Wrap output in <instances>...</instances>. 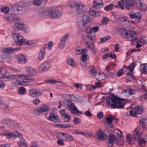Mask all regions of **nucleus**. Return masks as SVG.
Wrapping results in <instances>:
<instances>
[{
  "label": "nucleus",
  "instance_id": "1",
  "mask_svg": "<svg viewBox=\"0 0 147 147\" xmlns=\"http://www.w3.org/2000/svg\"><path fill=\"white\" fill-rule=\"evenodd\" d=\"M106 102L108 106L111 108H123L124 103L122 99L110 95L106 100Z\"/></svg>",
  "mask_w": 147,
  "mask_h": 147
},
{
  "label": "nucleus",
  "instance_id": "2",
  "mask_svg": "<svg viewBox=\"0 0 147 147\" xmlns=\"http://www.w3.org/2000/svg\"><path fill=\"white\" fill-rule=\"evenodd\" d=\"M47 16L52 19H58L60 18L62 13L54 7L47 8Z\"/></svg>",
  "mask_w": 147,
  "mask_h": 147
},
{
  "label": "nucleus",
  "instance_id": "3",
  "mask_svg": "<svg viewBox=\"0 0 147 147\" xmlns=\"http://www.w3.org/2000/svg\"><path fill=\"white\" fill-rule=\"evenodd\" d=\"M64 106L68 109L70 112L72 113L80 115L82 114L81 112L77 110V108L74 104L69 100H66L64 101Z\"/></svg>",
  "mask_w": 147,
  "mask_h": 147
},
{
  "label": "nucleus",
  "instance_id": "4",
  "mask_svg": "<svg viewBox=\"0 0 147 147\" xmlns=\"http://www.w3.org/2000/svg\"><path fill=\"white\" fill-rule=\"evenodd\" d=\"M142 134L139 129L137 128L133 132V139L132 138L131 135H127L126 137V141L129 144H132L134 142V140L139 139Z\"/></svg>",
  "mask_w": 147,
  "mask_h": 147
},
{
  "label": "nucleus",
  "instance_id": "5",
  "mask_svg": "<svg viewBox=\"0 0 147 147\" xmlns=\"http://www.w3.org/2000/svg\"><path fill=\"white\" fill-rule=\"evenodd\" d=\"M12 36L15 42L20 45H23L26 44V40L21 35L15 30L12 32Z\"/></svg>",
  "mask_w": 147,
  "mask_h": 147
},
{
  "label": "nucleus",
  "instance_id": "6",
  "mask_svg": "<svg viewBox=\"0 0 147 147\" xmlns=\"http://www.w3.org/2000/svg\"><path fill=\"white\" fill-rule=\"evenodd\" d=\"M34 79V78H25L24 79L14 80L9 85V89L10 90L14 89L17 88L19 86L23 84L24 83L26 82L28 80H33Z\"/></svg>",
  "mask_w": 147,
  "mask_h": 147
},
{
  "label": "nucleus",
  "instance_id": "7",
  "mask_svg": "<svg viewBox=\"0 0 147 147\" xmlns=\"http://www.w3.org/2000/svg\"><path fill=\"white\" fill-rule=\"evenodd\" d=\"M119 7L122 9H124V5L127 9L130 10L134 5V2L133 0H120L118 2Z\"/></svg>",
  "mask_w": 147,
  "mask_h": 147
},
{
  "label": "nucleus",
  "instance_id": "8",
  "mask_svg": "<svg viewBox=\"0 0 147 147\" xmlns=\"http://www.w3.org/2000/svg\"><path fill=\"white\" fill-rule=\"evenodd\" d=\"M113 120L114 118L111 115L104 119L105 126L106 128L111 133L114 132V128L112 123V121Z\"/></svg>",
  "mask_w": 147,
  "mask_h": 147
},
{
  "label": "nucleus",
  "instance_id": "9",
  "mask_svg": "<svg viewBox=\"0 0 147 147\" xmlns=\"http://www.w3.org/2000/svg\"><path fill=\"white\" fill-rule=\"evenodd\" d=\"M135 66V63L132 62L128 67H126L127 71H130L131 74L128 73L126 76V79L129 81H131L133 79V77L132 76L131 74L134 69Z\"/></svg>",
  "mask_w": 147,
  "mask_h": 147
},
{
  "label": "nucleus",
  "instance_id": "10",
  "mask_svg": "<svg viewBox=\"0 0 147 147\" xmlns=\"http://www.w3.org/2000/svg\"><path fill=\"white\" fill-rule=\"evenodd\" d=\"M31 5V2L30 1H22L20 6L17 7L16 10L20 13H23L26 11L25 7Z\"/></svg>",
  "mask_w": 147,
  "mask_h": 147
},
{
  "label": "nucleus",
  "instance_id": "11",
  "mask_svg": "<svg viewBox=\"0 0 147 147\" xmlns=\"http://www.w3.org/2000/svg\"><path fill=\"white\" fill-rule=\"evenodd\" d=\"M14 23L15 29L18 30H23L25 27L23 21L20 18L16 19V21Z\"/></svg>",
  "mask_w": 147,
  "mask_h": 147
},
{
  "label": "nucleus",
  "instance_id": "12",
  "mask_svg": "<svg viewBox=\"0 0 147 147\" xmlns=\"http://www.w3.org/2000/svg\"><path fill=\"white\" fill-rule=\"evenodd\" d=\"M29 95L32 97H37L41 96L42 92L38 90L33 88L29 90Z\"/></svg>",
  "mask_w": 147,
  "mask_h": 147
},
{
  "label": "nucleus",
  "instance_id": "13",
  "mask_svg": "<svg viewBox=\"0 0 147 147\" xmlns=\"http://www.w3.org/2000/svg\"><path fill=\"white\" fill-rule=\"evenodd\" d=\"M127 20H128V18L125 17H122L116 19L115 22L118 24L122 26H125L126 25Z\"/></svg>",
  "mask_w": 147,
  "mask_h": 147
},
{
  "label": "nucleus",
  "instance_id": "14",
  "mask_svg": "<svg viewBox=\"0 0 147 147\" xmlns=\"http://www.w3.org/2000/svg\"><path fill=\"white\" fill-rule=\"evenodd\" d=\"M31 78L30 76H19L17 74L10 75V79L13 80H19L23 79L25 78Z\"/></svg>",
  "mask_w": 147,
  "mask_h": 147
},
{
  "label": "nucleus",
  "instance_id": "15",
  "mask_svg": "<svg viewBox=\"0 0 147 147\" xmlns=\"http://www.w3.org/2000/svg\"><path fill=\"white\" fill-rule=\"evenodd\" d=\"M47 119L49 121H51L54 123H57L59 119L54 113L51 112L47 117Z\"/></svg>",
  "mask_w": 147,
  "mask_h": 147
},
{
  "label": "nucleus",
  "instance_id": "16",
  "mask_svg": "<svg viewBox=\"0 0 147 147\" xmlns=\"http://www.w3.org/2000/svg\"><path fill=\"white\" fill-rule=\"evenodd\" d=\"M137 38V34L135 32L129 30V34L127 39H128L132 41L136 40Z\"/></svg>",
  "mask_w": 147,
  "mask_h": 147
},
{
  "label": "nucleus",
  "instance_id": "17",
  "mask_svg": "<svg viewBox=\"0 0 147 147\" xmlns=\"http://www.w3.org/2000/svg\"><path fill=\"white\" fill-rule=\"evenodd\" d=\"M19 17L15 16L13 13L9 14L5 17V19L6 21L9 22H13L16 21V19H18Z\"/></svg>",
  "mask_w": 147,
  "mask_h": 147
},
{
  "label": "nucleus",
  "instance_id": "18",
  "mask_svg": "<svg viewBox=\"0 0 147 147\" xmlns=\"http://www.w3.org/2000/svg\"><path fill=\"white\" fill-rule=\"evenodd\" d=\"M88 13L90 16L93 17L98 18L100 15V13L98 11H96L92 8L89 9Z\"/></svg>",
  "mask_w": 147,
  "mask_h": 147
},
{
  "label": "nucleus",
  "instance_id": "19",
  "mask_svg": "<svg viewBox=\"0 0 147 147\" xmlns=\"http://www.w3.org/2000/svg\"><path fill=\"white\" fill-rule=\"evenodd\" d=\"M83 40L86 46L90 48L91 49H93L94 48V43L92 41L89 42V38L88 37H86L85 38H84Z\"/></svg>",
  "mask_w": 147,
  "mask_h": 147
},
{
  "label": "nucleus",
  "instance_id": "20",
  "mask_svg": "<svg viewBox=\"0 0 147 147\" xmlns=\"http://www.w3.org/2000/svg\"><path fill=\"white\" fill-rule=\"evenodd\" d=\"M88 58L89 57L86 54H83V55L81 56L80 65L82 66H85L86 64V62Z\"/></svg>",
  "mask_w": 147,
  "mask_h": 147
},
{
  "label": "nucleus",
  "instance_id": "21",
  "mask_svg": "<svg viewBox=\"0 0 147 147\" xmlns=\"http://www.w3.org/2000/svg\"><path fill=\"white\" fill-rule=\"evenodd\" d=\"M129 30L125 29H121L119 31V34L125 38L127 39Z\"/></svg>",
  "mask_w": 147,
  "mask_h": 147
},
{
  "label": "nucleus",
  "instance_id": "22",
  "mask_svg": "<svg viewBox=\"0 0 147 147\" xmlns=\"http://www.w3.org/2000/svg\"><path fill=\"white\" fill-rule=\"evenodd\" d=\"M27 59L23 54L20 55L18 57L17 63L18 64H25L26 63Z\"/></svg>",
  "mask_w": 147,
  "mask_h": 147
},
{
  "label": "nucleus",
  "instance_id": "23",
  "mask_svg": "<svg viewBox=\"0 0 147 147\" xmlns=\"http://www.w3.org/2000/svg\"><path fill=\"white\" fill-rule=\"evenodd\" d=\"M45 47H43L41 49L40 52H39L38 56V60L41 61L42 60L45 55Z\"/></svg>",
  "mask_w": 147,
  "mask_h": 147
},
{
  "label": "nucleus",
  "instance_id": "24",
  "mask_svg": "<svg viewBox=\"0 0 147 147\" xmlns=\"http://www.w3.org/2000/svg\"><path fill=\"white\" fill-rule=\"evenodd\" d=\"M97 133L98 138L100 140H105L107 139V136L102 131H98Z\"/></svg>",
  "mask_w": 147,
  "mask_h": 147
},
{
  "label": "nucleus",
  "instance_id": "25",
  "mask_svg": "<svg viewBox=\"0 0 147 147\" xmlns=\"http://www.w3.org/2000/svg\"><path fill=\"white\" fill-rule=\"evenodd\" d=\"M132 108L133 110H135L138 114H141L143 113L144 109L141 106L136 105V107H134V105H133L132 106Z\"/></svg>",
  "mask_w": 147,
  "mask_h": 147
},
{
  "label": "nucleus",
  "instance_id": "26",
  "mask_svg": "<svg viewBox=\"0 0 147 147\" xmlns=\"http://www.w3.org/2000/svg\"><path fill=\"white\" fill-rule=\"evenodd\" d=\"M3 134L8 139L14 138L17 137V135L12 133H9L6 131H3Z\"/></svg>",
  "mask_w": 147,
  "mask_h": 147
},
{
  "label": "nucleus",
  "instance_id": "27",
  "mask_svg": "<svg viewBox=\"0 0 147 147\" xmlns=\"http://www.w3.org/2000/svg\"><path fill=\"white\" fill-rule=\"evenodd\" d=\"M140 125L143 128H145L147 123V119L145 117H142L140 119Z\"/></svg>",
  "mask_w": 147,
  "mask_h": 147
},
{
  "label": "nucleus",
  "instance_id": "28",
  "mask_svg": "<svg viewBox=\"0 0 147 147\" xmlns=\"http://www.w3.org/2000/svg\"><path fill=\"white\" fill-rule=\"evenodd\" d=\"M59 136L61 137L62 138H64L65 136L67 137V140L69 141H72L74 139L73 137L68 134L63 133H61L59 134Z\"/></svg>",
  "mask_w": 147,
  "mask_h": 147
},
{
  "label": "nucleus",
  "instance_id": "29",
  "mask_svg": "<svg viewBox=\"0 0 147 147\" xmlns=\"http://www.w3.org/2000/svg\"><path fill=\"white\" fill-rule=\"evenodd\" d=\"M51 67L50 63L49 61H45L41 65L40 68L42 70H45L49 69Z\"/></svg>",
  "mask_w": 147,
  "mask_h": 147
},
{
  "label": "nucleus",
  "instance_id": "30",
  "mask_svg": "<svg viewBox=\"0 0 147 147\" xmlns=\"http://www.w3.org/2000/svg\"><path fill=\"white\" fill-rule=\"evenodd\" d=\"M47 8H43L38 12V15L40 17L47 16Z\"/></svg>",
  "mask_w": 147,
  "mask_h": 147
},
{
  "label": "nucleus",
  "instance_id": "31",
  "mask_svg": "<svg viewBox=\"0 0 147 147\" xmlns=\"http://www.w3.org/2000/svg\"><path fill=\"white\" fill-rule=\"evenodd\" d=\"M102 4L103 1L102 0H94L93 5V7L96 9L99 8V6Z\"/></svg>",
  "mask_w": 147,
  "mask_h": 147
},
{
  "label": "nucleus",
  "instance_id": "32",
  "mask_svg": "<svg viewBox=\"0 0 147 147\" xmlns=\"http://www.w3.org/2000/svg\"><path fill=\"white\" fill-rule=\"evenodd\" d=\"M134 22L128 18V20H127V21L126 22V25L125 26H126L127 28H131L133 27L134 26Z\"/></svg>",
  "mask_w": 147,
  "mask_h": 147
},
{
  "label": "nucleus",
  "instance_id": "33",
  "mask_svg": "<svg viewBox=\"0 0 147 147\" xmlns=\"http://www.w3.org/2000/svg\"><path fill=\"white\" fill-rule=\"evenodd\" d=\"M105 77V74L103 73H97L95 78L97 80L100 81L103 80Z\"/></svg>",
  "mask_w": 147,
  "mask_h": 147
},
{
  "label": "nucleus",
  "instance_id": "34",
  "mask_svg": "<svg viewBox=\"0 0 147 147\" xmlns=\"http://www.w3.org/2000/svg\"><path fill=\"white\" fill-rule=\"evenodd\" d=\"M26 73L28 74L34 75L36 74V70L34 68L29 67H26Z\"/></svg>",
  "mask_w": 147,
  "mask_h": 147
},
{
  "label": "nucleus",
  "instance_id": "35",
  "mask_svg": "<svg viewBox=\"0 0 147 147\" xmlns=\"http://www.w3.org/2000/svg\"><path fill=\"white\" fill-rule=\"evenodd\" d=\"M13 9V8L12 6H10L9 7L7 6L3 7L1 9V11L4 13H8L10 9H11V11H13L12 9ZM13 11H14V9H13Z\"/></svg>",
  "mask_w": 147,
  "mask_h": 147
},
{
  "label": "nucleus",
  "instance_id": "36",
  "mask_svg": "<svg viewBox=\"0 0 147 147\" xmlns=\"http://www.w3.org/2000/svg\"><path fill=\"white\" fill-rule=\"evenodd\" d=\"M76 11L77 12H79L82 11L83 9L84 5L81 3H77L76 5Z\"/></svg>",
  "mask_w": 147,
  "mask_h": 147
},
{
  "label": "nucleus",
  "instance_id": "37",
  "mask_svg": "<svg viewBox=\"0 0 147 147\" xmlns=\"http://www.w3.org/2000/svg\"><path fill=\"white\" fill-rule=\"evenodd\" d=\"M89 17L87 15L84 16L82 18V19L83 23V25L85 26V25L88 24L89 22Z\"/></svg>",
  "mask_w": 147,
  "mask_h": 147
},
{
  "label": "nucleus",
  "instance_id": "38",
  "mask_svg": "<svg viewBox=\"0 0 147 147\" xmlns=\"http://www.w3.org/2000/svg\"><path fill=\"white\" fill-rule=\"evenodd\" d=\"M86 51L85 49H82L79 47H76L75 49L76 53L77 55H80L84 53Z\"/></svg>",
  "mask_w": 147,
  "mask_h": 147
},
{
  "label": "nucleus",
  "instance_id": "39",
  "mask_svg": "<svg viewBox=\"0 0 147 147\" xmlns=\"http://www.w3.org/2000/svg\"><path fill=\"white\" fill-rule=\"evenodd\" d=\"M135 2L138 7L141 10H144L145 8H144L143 5L142 4V3L140 0H135Z\"/></svg>",
  "mask_w": 147,
  "mask_h": 147
},
{
  "label": "nucleus",
  "instance_id": "40",
  "mask_svg": "<svg viewBox=\"0 0 147 147\" xmlns=\"http://www.w3.org/2000/svg\"><path fill=\"white\" fill-rule=\"evenodd\" d=\"M39 109L42 113L48 111L49 109V108L48 106L46 105H44L42 106Z\"/></svg>",
  "mask_w": 147,
  "mask_h": 147
},
{
  "label": "nucleus",
  "instance_id": "41",
  "mask_svg": "<svg viewBox=\"0 0 147 147\" xmlns=\"http://www.w3.org/2000/svg\"><path fill=\"white\" fill-rule=\"evenodd\" d=\"M13 50L12 48L10 47L4 48L3 49V51L5 54H8L12 52Z\"/></svg>",
  "mask_w": 147,
  "mask_h": 147
},
{
  "label": "nucleus",
  "instance_id": "42",
  "mask_svg": "<svg viewBox=\"0 0 147 147\" xmlns=\"http://www.w3.org/2000/svg\"><path fill=\"white\" fill-rule=\"evenodd\" d=\"M88 35L89 39L90 38L92 40H94L95 38V33L94 32H92L88 30Z\"/></svg>",
  "mask_w": 147,
  "mask_h": 147
},
{
  "label": "nucleus",
  "instance_id": "43",
  "mask_svg": "<svg viewBox=\"0 0 147 147\" xmlns=\"http://www.w3.org/2000/svg\"><path fill=\"white\" fill-rule=\"evenodd\" d=\"M139 100L140 101L142 102H145L147 101V94H146V93H145V94L140 96L139 98Z\"/></svg>",
  "mask_w": 147,
  "mask_h": 147
},
{
  "label": "nucleus",
  "instance_id": "44",
  "mask_svg": "<svg viewBox=\"0 0 147 147\" xmlns=\"http://www.w3.org/2000/svg\"><path fill=\"white\" fill-rule=\"evenodd\" d=\"M67 63L68 65L72 67L74 66L75 64V61L71 58L68 59L67 61Z\"/></svg>",
  "mask_w": 147,
  "mask_h": 147
},
{
  "label": "nucleus",
  "instance_id": "45",
  "mask_svg": "<svg viewBox=\"0 0 147 147\" xmlns=\"http://www.w3.org/2000/svg\"><path fill=\"white\" fill-rule=\"evenodd\" d=\"M26 92V90L24 87H21L18 90V93L20 94H24Z\"/></svg>",
  "mask_w": 147,
  "mask_h": 147
},
{
  "label": "nucleus",
  "instance_id": "46",
  "mask_svg": "<svg viewBox=\"0 0 147 147\" xmlns=\"http://www.w3.org/2000/svg\"><path fill=\"white\" fill-rule=\"evenodd\" d=\"M108 141L113 143L117 140V138L115 137L114 135L110 134Z\"/></svg>",
  "mask_w": 147,
  "mask_h": 147
},
{
  "label": "nucleus",
  "instance_id": "47",
  "mask_svg": "<svg viewBox=\"0 0 147 147\" xmlns=\"http://www.w3.org/2000/svg\"><path fill=\"white\" fill-rule=\"evenodd\" d=\"M146 141L143 138L140 139L138 140V143L139 145L141 146L145 145Z\"/></svg>",
  "mask_w": 147,
  "mask_h": 147
},
{
  "label": "nucleus",
  "instance_id": "48",
  "mask_svg": "<svg viewBox=\"0 0 147 147\" xmlns=\"http://www.w3.org/2000/svg\"><path fill=\"white\" fill-rule=\"evenodd\" d=\"M7 124L13 127L18 126V124L17 123L13 120H10V121H9L8 122Z\"/></svg>",
  "mask_w": 147,
  "mask_h": 147
},
{
  "label": "nucleus",
  "instance_id": "49",
  "mask_svg": "<svg viewBox=\"0 0 147 147\" xmlns=\"http://www.w3.org/2000/svg\"><path fill=\"white\" fill-rule=\"evenodd\" d=\"M18 144L20 147H27V144L25 140L20 141L18 143Z\"/></svg>",
  "mask_w": 147,
  "mask_h": 147
},
{
  "label": "nucleus",
  "instance_id": "50",
  "mask_svg": "<svg viewBox=\"0 0 147 147\" xmlns=\"http://www.w3.org/2000/svg\"><path fill=\"white\" fill-rule=\"evenodd\" d=\"M124 93H126L130 95H133L134 94V91L130 89H127L123 90Z\"/></svg>",
  "mask_w": 147,
  "mask_h": 147
},
{
  "label": "nucleus",
  "instance_id": "51",
  "mask_svg": "<svg viewBox=\"0 0 147 147\" xmlns=\"http://www.w3.org/2000/svg\"><path fill=\"white\" fill-rule=\"evenodd\" d=\"M66 42L61 40L59 44L58 48L59 49H63L65 47Z\"/></svg>",
  "mask_w": 147,
  "mask_h": 147
},
{
  "label": "nucleus",
  "instance_id": "52",
  "mask_svg": "<svg viewBox=\"0 0 147 147\" xmlns=\"http://www.w3.org/2000/svg\"><path fill=\"white\" fill-rule=\"evenodd\" d=\"M99 27L97 26H93L92 28L88 30L89 31L92 32H94V33L98 32L99 30Z\"/></svg>",
  "mask_w": 147,
  "mask_h": 147
},
{
  "label": "nucleus",
  "instance_id": "53",
  "mask_svg": "<svg viewBox=\"0 0 147 147\" xmlns=\"http://www.w3.org/2000/svg\"><path fill=\"white\" fill-rule=\"evenodd\" d=\"M141 70L142 73H147V63L144 64L142 67Z\"/></svg>",
  "mask_w": 147,
  "mask_h": 147
},
{
  "label": "nucleus",
  "instance_id": "54",
  "mask_svg": "<svg viewBox=\"0 0 147 147\" xmlns=\"http://www.w3.org/2000/svg\"><path fill=\"white\" fill-rule=\"evenodd\" d=\"M73 122L75 124H78L80 123L81 120L78 117H75L73 119Z\"/></svg>",
  "mask_w": 147,
  "mask_h": 147
},
{
  "label": "nucleus",
  "instance_id": "55",
  "mask_svg": "<svg viewBox=\"0 0 147 147\" xmlns=\"http://www.w3.org/2000/svg\"><path fill=\"white\" fill-rule=\"evenodd\" d=\"M77 3L74 1H70L68 3L69 5L71 7H74L76 5Z\"/></svg>",
  "mask_w": 147,
  "mask_h": 147
},
{
  "label": "nucleus",
  "instance_id": "56",
  "mask_svg": "<svg viewBox=\"0 0 147 147\" xmlns=\"http://www.w3.org/2000/svg\"><path fill=\"white\" fill-rule=\"evenodd\" d=\"M87 89L89 90L92 91L94 90L95 88V86L90 84H88L86 85Z\"/></svg>",
  "mask_w": 147,
  "mask_h": 147
},
{
  "label": "nucleus",
  "instance_id": "57",
  "mask_svg": "<svg viewBox=\"0 0 147 147\" xmlns=\"http://www.w3.org/2000/svg\"><path fill=\"white\" fill-rule=\"evenodd\" d=\"M60 127L65 128H68L71 127V125L69 123L63 124L59 125Z\"/></svg>",
  "mask_w": 147,
  "mask_h": 147
},
{
  "label": "nucleus",
  "instance_id": "58",
  "mask_svg": "<svg viewBox=\"0 0 147 147\" xmlns=\"http://www.w3.org/2000/svg\"><path fill=\"white\" fill-rule=\"evenodd\" d=\"M91 69L90 70V73L92 76L95 77L97 74V72L96 69L93 67H91Z\"/></svg>",
  "mask_w": 147,
  "mask_h": 147
},
{
  "label": "nucleus",
  "instance_id": "59",
  "mask_svg": "<svg viewBox=\"0 0 147 147\" xmlns=\"http://www.w3.org/2000/svg\"><path fill=\"white\" fill-rule=\"evenodd\" d=\"M110 37L109 36H107L101 38L100 41L102 43H103L109 40L110 39Z\"/></svg>",
  "mask_w": 147,
  "mask_h": 147
},
{
  "label": "nucleus",
  "instance_id": "60",
  "mask_svg": "<svg viewBox=\"0 0 147 147\" xmlns=\"http://www.w3.org/2000/svg\"><path fill=\"white\" fill-rule=\"evenodd\" d=\"M82 135L86 137L89 138L92 136V134L89 132H83Z\"/></svg>",
  "mask_w": 147,
  "mask_h": 147
},
{
  "label": "nucleus",
  "instance_id": "61",
  "mask_svg": "<svg viewBox=\"0 0 147 147\" xmlns=\"http://www.w3.org/2000/svg\"><path fill=\"white\" fill-rule=\"evenodd\" d=\"M109 19L108 18L104 17L102 19V23L104 24H107L108 22Z\"/></svg>",
  "mask_w": 147,
  "mask_h": 147
},
{
  "label": "nucleus",
  "instance_id": "62",
  "mask_svg": "<svg viewBox=\"0 0 147 147\" xmlns=\"http://www.w3.org/2000/svg\"><path fill=\"white\" fill-rule=\"evenodd\" d=\"M33 113L35 115H38L41 113L39 108L35 109L33 111Z\"/></svg>",
  "mask_w": 147,
  "mask_h": 147
},
{
  "label": "nucleus",
  "instance_id": "63",
  "mask_svg": "<svg viewBox=\"0 0 147 147\" xmlns=\"http://www.w3.org/2000/svg\"><path fill=\"white\" fill-rule=\"evenodd\" d=\"M41 1L40 0H34L33 1V4L37 6L40 5L41 3Z\"/></svg>",
  "mask_w": 147,
  "mask_h": 147
},
{
  "label": "nucleus",
  "instance_id": "64",
  "mask_svg": "<svg viewBox=\"0 0 147 147\" xmlns=\"http://www.w3.org/2000/svg\"><path fill=\"white\" fill-rule=\"evenodd\" d=\"M70 35L69 33H67L64 35L61 39V40L66 42L67 40L68 39L69 36Z\"/></svg>",
  "mask_w": 147,
  "mask_h": 147
}]
</instances>
